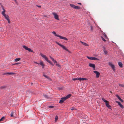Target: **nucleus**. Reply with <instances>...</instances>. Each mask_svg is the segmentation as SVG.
I'll return each instance as SVG.
<instances>
[{"instance_id":"obj_1","label":"nucleus","mask_w":124,"mask_h":124,"mask_svg":"<svg viewBox=\"0 0 124 124\" xmlns=\"http://www.w3.org/2000/svg\"><path fill=\"white\" fill-rule=\"evenodd\" d=\"M71 94H69L65 97L62 98H61V99L60 100L59 102L60 103H62L64 102L65 100L69 98L71 96Z\"/></svg>"},{"instance_id":"obj_2","label":"nucleus","mask_w":124,"mask_h":124,"mask_svg":"<svg viewBox=\"0 0 124 124\" xmlns=\"http://www.w3.org/2000/svg\"><path fill=\"white\" fill-rule=\"evenodd\" d=\"M52 33L53 34H54V35L55 36H56L58 37H59L60 38V39H63L66 40H68V39L67 38H66L65 37H62L61 36L59 35L58 34H56L55 33V32L54 31H53L52 32Z\"/></svg>"},{"instance_id":"obj_3","label":"nucleus","mask_w":124,"mask_h":124,"mask_svg":"<svg viewBox=\"0 0 124 124\" xmlns=\"http://www.w3.org/2000/svg\"><path fill=\"white\" fill-rule=\"evenodd\" d=\"M109 65L111 67L114 72H115L116 71L115 67L114 64L112 62H109L108 63Z\"/></svg>"},{"instance_id":"obj_4","label":"nucleus","mask_w":124,"mask_h":124,"mask_svg":"<svg viewBox=\"0 0 124 124\" xmlns=\"http://www.w3.org/2000/svg\"><path fill=\"white\" fill-rule=\"evenodd\" d=\"M56 43L58 45L60 46L61 47H62L63 49H64L65 50H66L67 51H68V50L65 47V46L61 44H60V43H58L57 42H56Z\"/></svg>"},{"instance_id":"obj_5","label":"nucleus","mask_w":124,"mask_h":124,"mask_svg":"<svg viewBox=\"0 0 124 124\" xmlns=\"http://www.w3.org/2000/svg\"><path fill=\"white\" fill-rule=\"evenodd\" d=\"M23 48L25 49L26 50H27L30 52H33V51L32 50H31V48H28L27 46H23Z\"/></svg>"},{"instance_id":"obj_6","label":"nucleus","mask_w":124,"mask_h":124,"mask_svg":"<svg viewBox=\"0 0 124 124\" xmlns=\"http://www.w3.org/2000/svg\"><path fill=\"white\" fill-rule=\"evenodd\" d=\"M23 48L25 49L26 50H27L30 52H33V51L32 50H31V48H28L27 46H23Z\"/></svg>"},{"instance_id":"obj_7","label":"nucleus","mask_w":124,"mask_h":124,"mask_svg":"<svg viewBox=\"0 0 124 124\" xmlns=\"http://www.w3.org/2000/svg\"><path fill=\"white\" fill-rule=\"evenodd\" d=\"M5 13L2 12V13H1V14L4 16L5 18L7 20L9 18V17L7 15H6Z\"/></svg>"},{"instance_id":"obj_8","label":"nucleus","mask_w":124,"mask_h":124,"mask_svg":"<svg viewBox=\"0 0 124 124\" xmlns=\"http://www.w3.org/2000/svg\"><path fill=\"white\" fill-rule=\"evenodd\" d=\"M40 54L42 57L46 61L48 60V58L46 57L45 55H43L41 53H40Z\"/></svg>"},{"instance_id":"obj_9","label":"nucleus","mask_w":124,"mask_h":124,"mask_svg":"<svg viewBox=\"0 0 124 124\" xmlns=\"http://www.w3.org/2000/svg\"><path fill=\"white\" fill-rule=\"evenodd\" d=\"M93 72L94 73L96 74V77L97 78H98L99 76L100 75V73L99 72L96 70L94 71H93Z\"/></svg>"},{"instance_id":"obj_10","label":"nucleus","mask_w":124,"mask_h":124,"mask_svg":"<svg viewBox=\"0 0 124 124\" xmlns=\"http://www.w3.org/2000/svg\"><path fill=\"white\" fill-rule=\"evenodd\" d=\"M53 14L54 15V18L56 20H58L59 19L58 16L55 13H53Z\"/></svg>"},{"instance_id":"obj_11","label":"nucleus","mask_w":124,"mask_h":124,"mask_svg":"<svg viewBox=\"0 0 124 124\" xmlns=\"http://www.w3.org/2000/svg\"><path fill=\"white\" fill-rule=\"evenodd\" d=\"M89 66L90 67H92L94 69H95V66L94 64L89 63Z\"/></svg>"},{"instance_id":"obj_12","label":"nucleus","mask_w":124,"mask_h":124,"mask_svg":"<svg viewBox=\"0 0 124 124\" xmlns=\"http://www.w3.org/2000/svg\"><path fill=\"white\" fill-rule=\"evenodd\" d=\"M116 102L118 103V105L121 108H124V106L123 105H122L120 102L118 101H116Z\"/></svg>"},{"instance_id":"obj_13","label":"nucleus","mask_w":124,"mask_h":124,"mask_svg":"<svg viewBox=\"0 0 124 124\" xmlns=\"http://www.w3.org/2000/svg\"><path fill=\"white\" fill-rule=\"evenodd\" d=\"M15 74V73L13 72H6L5 73L4 75L9 74L10 75H14Z\"/></svg>"},{"instance_id":"obj_14","label":"nucleus","mask_w":124,"mask_h":124,"mask_svg":"<svg viewBox=\"0 0 124 124\" xmlns=\"http://www.w3.org/2000/svg\"><path fill=\"white\" fill-rule=\"evenodd\" d=\"M105 104L106 106L108 108H109L110 109L111 108V106L109 104V102L108 101L106 102Z\"/></svg>"},{"instance_id":"obj_15","label":"nucleus","mask_w":124,"mask_h":124,"mask_svg":"<svg viewBox=\"0 0 124 124\" xmlns=\"http://www.w3.org/2000/svg\"><path fill=\"white\" fill-rule=\"evenodd\" d=\"M118 64L120 68H122L123 67V64L121 62H119L118 63Z\"/></svg>"},{"instance_id":"obj_16","label":"nucleus","mask_w":124,"mask_h":124,"mask_svg":"<svg viewBox=\"0 0 124 124\" xmlns=\"http://www.w3.org/2000/svg\"><path fill=\"white\" fill-rule=\"evenodd\" d=\"M40 65H41L42 66H44V64L42 61H40V63L39 64ZM43 68V67H42Z\"/></svg>"},{"instance_id":"obj_17","label":"nucleus","mask_w":124,"mask_h":124,"mask_svg":"<svg viewBox=\"0 0 124 124\" xmlns=\"http://www.w3.org/2000/svg\"><path fill=\"white\" fill-rule=\"evenodd\" d=\"M1 8H2V9L3 10V11L1 13H2V12H4V13H5L6 12V10L4 9L3 6L2 5H1Z\"/></svg>"},{"instance_id":"obj_18","label":"nucleus","mask_w":124,"mask_h":124,"mask_svg":"<svg viewBox=\"0 0 124 124\" xmlns=\"http://www.w3.org/2000/svg\"><path fill=\"white\" fill-rule=\"evenodd\" d=\"M87 58H88L89 59L91 60H94V57H89V56H87Z\"/></svg>"},{"instance_id":"obj_19","label":"nucleus","mask_w":124,"mask_h":124,"mask_svg":"<svg viewBox=\"0 0 124 124\" xmlns=\"http://www.w3.org/2000/svg\"><path fill=\"white\" fill-rule=\"evenodd\" d=\"M74 8L76 9H79L80 8L79 7L75 6Z\"/></svg>"},{"instance_id":"obj_20","label":"nucleus","mask_w":124,"mask_h":124,"mask_svg":"<svg viewBox=\"0 0 124 124\" xmlns=\"http://www.w3.org/2000/svg\"><path fill=\"white\" fill-rule=\"evenodd\" d=\"M43 76H44V77H45V78H47L49 80H51V79L50 78L48 77L45 74H43Z\"/></svg>"},{"instance_id":"obj_21","label":"nucleus","mask_w":124,"mask_h":124,"mask_svg":"<svg viewBox=\"0 0 124 124\" xmlns=\"http://www.w3.org/2000/svg\"><path fill=\"white\" fill-rule=\"evenodd\" d=\"M20 58H16V59H15V61L16 62H17L20 61Z\"/></svg>"},{"instance_id":"obj_22","label":"nucleus","mask_w":124,"mask_h":124,"mask_svg":"<svg viewBox=\"0 0 124 124\" xmlns=\"http://www.w3.org/2000/svg\"><path fill=\"white\" fill-rule=\"evenodd\" d=\"M102 100L104 102H105V103L106 102H107L108 101H106L105 99L103 98H102Z\"/></svg>"},{"instance_id":"obj_23","label":"nucleus","mask_w":124,"mask_h":124,"mask_svg":"<svg viewBox=\"0 0 124 124\" xmlns=\"http://www.w3.org/2000/svg\"><path fill=\"white\" fill-rule=\"evenodd\" d=\"M87 79L84 78H81V80H87Z\"/></svg>"},{"instance_id":"obj_24","label":"nucleus","mask_w":124,"mask_h":124,"mask_svg":"<svg viewBox=\"0 0 124 124\" xmlns=\"http://www.w3.org/2000/svg\"><path fill=\"white\" fill-rule=\"evenodd\" d=\"M58 117L57 116H56L55 117V121L56 122V120L58 119Z\"/></svg>"},{"instance_id":"obj_25","label":"nucleus","mask_w":124,"mask_h":124,"mask_svg":"<svg viewBox=\"0 0 124 124\" xmlns=\"http://www.w3.org/2000/svg\"><path fill=\"white\" fill-rule=\"evenodd\" d=\"M70 6L71 7L73 8H74V7L75 6V5H73V4H70Z\"/></svg>"},{"instance_id":"obj_26","label":"nucleus","mask_w":124,"mask_h":124,"mask_svg":"<svg viewBox=\"0 0 124 124\" xmlns=\"http://www.w3.org/2000/svg\"><path fill=\"white\" fill-rule=\"evenodd\" d=\"M103 37L105 38V39H107V35L105 34L104 33V34H103Z\"/></svg>"},{"instance_id":"obj_27","label":"nucleus","mask_w":124,"mask_h":124,"mask_svg":"<svg viewBox=\"0 0 124 124\" xmlns=\"http://www.w3.org/2000/svg\"><path fill=\"white\" fill-rule=\"evenodd\" d=\"M43 95L45 98L47 99L48 98V96L44 94Z\"/></svg>"},{"instance_id":"obj_28","label":"nucleus","mask_w":124,"mask_h":124,"mask_svg":"<svg viewBox=\"0 0 124 124\" xmlns=\"http://www.w3.org/2000/svg\"><path fill=\"white\" fill-rule=\"evenodd\" d=\"M6 86H2L1 87H0V88L2 89H4V88H6Z\"/></svg>"},{"instance_id":"obj_29","label":"nucleus","mask_w":124,"mask_h":124,"mask_svg":"<svg viewBox=\"0 0 124 124\" xmlns=\"http://www.w3.org/2000/svg\"><path fill=\"white\" fill-rule=\"evenodd\" d=\"M101 37L102 40L104 42L106 41V40H105L101 36Z\"/></svg>"},{"instance_id":"obj_30","label":"nucleus","mask_w":124,"mask_h":124,"mask_svg":"<svg viewBox=\"0 0 124 124\" xmlns=\"http://www.w3.org/2000/svg\"><path fill=\"white\" fill-rule=\"evenodd\" d=\"M119 85L120 86H121V87H124V85L120 84Z\"/></svg>"},{"instance_id":"obj_31","label":"nucleus","mask_w":124,"mask_h":124,"mask_svg":"<svg viewBox=\"0 0 124 124\" xmlns=\"http://www.w3.org/2000/svg\"><path fill=\"white\" fill-rule=\"evenodd\" d=\"M14 113L13 112H12L11 113L10 116L11 117H13V116Z\"/></svg>"},{"instance_id":"obj_32","label":"nucleus","mask_w":124,"mask_h":124,"mask_svg":"<svg viewBox=\"0 0 124 124\" xmlns=\"http://www.w3.org/2000/svg\"><path fill=\"white\" fill-rule=\"evenodd\" d=\"M47 62L49 63H50L51 64H52V62L50 60H48L47 61Z\"/></svg>"},{"instance_id":"obj_33","label":"nucleus","mask_w":124,"mask_h":124,"mask_svg":"<svg viewBox=\"0 0 124 124\" xmlns=\"http://www.w3.org/2000/svg\"><path fill=\"white\" fill-rule=\"evenodd\" d=\"M49 108H52L54 107V106H48Z\"/></svg>"},{"instance_id":"obj_34","label":"nucleus","mask_w":124,"mask_h":124,"mask_svg":"<svg viewBox=\"0 0 124 124\" xmlns=\"http://www.w3.org/2000/svg\"><path fill=\"white\" fill-rule=\"evenodd\" d=\"M56 66H58L59 67H60V65L58 63H56Z\"/></svg>"},{"instance_id":"obj_35","label":"nucleus","mask_w":124,"mask_h":124,"mask_svg":"<svg viewBox=\"0 0 124 124\" xmlns=\"http://www.w3.org/2000/svg\"><path fill=\"white\" fill-rule=\"evenodd\" d=\"M104 53L105 54H107V51H106L105 50H104Z\"/></svg>"},{"instance_id":"obj_36","label":"nucleus","mask_w":124,"mask_h":124,"mask_svg":"<svg viewBox=\"0 0 124 124\" xmlns=\"http://www.w3.org/2000/svg\"><path fill=\"white\" fill-rule=\"evenodd\" d=\"M49 57H50V59L52 60L53 61V60H54V59L51 56H49Z\"/></svg>"},{"instance_id":"obj_37","label":"nucleus","mask_w":124,"mask_h":124,"mask_svg":"<svg viewBox=\"0 0 124 124\" xmlns=\"http://www.w3.org/2000/svg\"><path fill=\"white\" fill-rule=\"evenodd\" d=\"M77 80V78H74L72 79V80L73 81H75Z\"/></svg>"},{"instance_id":"obj_38","label":"nucleus","mask_w":124,"mask_h":124,"mask_svg":"<svg viewBox=\"0 0 124 124\" xmlns=\"http://www.w3.org/2000/svg\"><path fill=\"white\" fill-rule=\"evenodd\" d=\"M53 62L54 63H57V62L55 60H53Z\"/></svg>"},{"instance_id":"obj_39","label":"nucleus","mask_w":124,"mask_h":124,"mask_svg":"<svg viewBox=\"0 0 124 124\" xmlns=\"http://www.w3.org/2000/svg\"><path fill=\"white\" fill-rule=\"evenodd\" d=\"M85 46H88V45L86 43H84V44H83Z\"/></svg>"},{"instance_id":"obj_40","label":"nucleus","mask_w":124,"mask_h":124,"mask_svg":"<svg viewBox=\"0 0 124 124\" xmlns=\"http://www.w3.org/2000/svg\"><path fill=\"white\" fill-rule=\"evenodd\" d=\"M77 80L81 81V78H77Z\"/></svg>"},{"instance_id":"obj_41","label":"nucleus","mask_w":124,"mask_h":124,"mask_svg":"<svg viewBox=\"0 0 124 124\" xmlns=\"http://www.w3.org/2000/svg\"><path fill=\"white\" fill-rule=\"evenodd\" d=\"M94 60H98V59L95 57H94Z\"/></svg>"},{"instance_id":"obj_42","label":"nucleus","mask_w":124,"mask_h":124,"mask_svg":"<svg viewBox=\"0 0 124 124\" xmlns=\"http://www.w3.org/2000/svg\"><path fill=\"white\" fill-rule=\"evenodd\" d=\"M20 64V63L18 62V63H15L14 64V65L19 64Z\"/></svg>"},{"instance_id":"obj_43","label":"nucleus","mask_w":124,"mask_h":124,"mask_svg":"<svg viewBox=\"0 0 124 124\" xmlns=\"http://www.w3.org/2000/svg\"><path fill=\"white\" fill-rule=\"evenodd\" d=\"M7 20L8 21V23H10V19H9V18L8 19H7Z\"/></svg>"},{"instance_id":"obj_44","label":"nucleus","mask_w":124,"mask_h":124,"mask_svg":"<svg viewBox=\"0 0 124 124\" xmlns=\"http://www.w3.org/2000/svg\"><path fill=\"white\" fill-rule=\"evenodd\" d=\"M5 118L3 116L2 117L1 119H2V120H3Z\"/></svg>"},{"instance_id":"obj_45","label":"nucleus","mask_w":124,"mask_h":124,"mask_svg":"<svg viewBox=\"0 0 124 124\" xmlns=\"http://www.w3.org/2000/svg\"><path fill=\"white\" fill-rule=\"evenodd\" d=\"M120 100L122 102H123L124 101L121 98V99H120Z\"/></svg>"},{"instance_id":"obj_46","label":"nucleus","mask_w":124,"mask_h":124,"mask_svg":"<svg viewBox=\"0 0 124 124\" xmlns=\"http://www.w3.org/2000/svg\"><path fill=\"white\" fill-rule=\"evenodd\" d=\"M116 96L117 98L118 99L120 97L118 96V95H116Z\"/></svg>"},{"instance_id":"obj_47","label":"nucleus","mask_w":124,"mask_h":124,"mask_svg":"<svg viewBox=\"0 0 124 124\" xmlns=\"http://www.w3.org/2000/svg\"><path fill=\"white\" fill-rule=\"evenodd\" d=\"M71 110H73L74 109V108H73L72 107L71 108Z\"/></svg>"},{"instance_id":"obj_48","label":"nucleus","mask_w":124,"mask_h":124,"mask_svg":"<svg viewBox=\"0 0 124 124\" xmlns=\"http://www.w3.org/2000/svg\"><path fill=\"white\" fill-rule=\"evenodd\" d=\"M91 30H92V28H93L92 26H91Z\"/></svg>"},{"instance_id":"obj_49","label":"nucleus","mask_w":124,"mask_h":124,"mask_svg":"<svg viewBox=\"0 0 124 124\" xmlns=\"http://www.w3.org/2000/svg\"><path fill=\"white\" fill-rule=\"evenodd\" d=\"M34 63H36V64H39V63H38V62H34Z\"/></svg>"},{"instance_id":"obj_50","label":"nucleus","mask_w":124,"mask_h":124,"mask_svg":"<svg viewBox=\"0 0 124 124\" xmlns=\"http://www.w3.org/2000/svg\"><path fill=\"white\" fill-rule=\"evenodd\" d=\"M37 6L39 8L41 7V6Z\"/></svg>"},{"instance_id":"obj_51","label":"nucleus","mask_w":124,"mask_h":124,"mask_svg":"<svg viewBox=\"0 0 124 124\" xmlns=\"http://www.w3.org/2000/svg\"><path fill=\"white\" fill-rule=\"evenodd\" d=\"M78 4H79L80 5H81V3H78Z\"/></svg>"},{"instance_id":"obj_52","label":"nucleus","mask_w":124,"mask_h":124,"mask_svg":"<svg viewBox=\"0 0 124 124\" xmlns=\"http://www.w3.org/2000/svg\"><path fill=\"white\" fill-rule=\"evenodd\" d=\"M51 65H52L53 66L54 65V64H53L52 63V64H51Z\"/></svg>"},{"instance_id":"obj_53","label":"nucleus","mask_w":124,"mask_h":124,"mask_svg":"<svg viewBox=\"0 0 124 124\" xmlns=\"http://www.w3.org/2000/svg\"><path fill=\"white\" fill-rule=\"evenodd\" d=\"M81 42L82 44H84V42H82L81 41Z\"/></svg>"},{"instance_id":"obj_54","label":"nucleus","mask_w":124,"mask_h":124,"mask_svg":"<svg viewBox=\"0 0 124 124\" xmlns=\"http://www.w3.org/2000/svg\"><path fill=\"white\" fill-rule=\"evenodd\" d=\"M3 120H2V119H0V121H3Z\"/></svg>"},{"instance_id":"obj_55","label":"nucleus","mask_w":124,"mask_h":124,"mask_svg":"<svg viewBox=\"0 0 124 124\" xmlns=\"http://www.w3.org/2000/svg\"><path fill=\"white\" fill-rule=\"evenodd\" d=\"M3 120H2V119H0V121H3Z\"/></svg>"},{"instance_id":"obj_56","label":"nucleus","mask_w":124,"mask_h":124,"mask_svg":"<svg viewBox=\"0 0 124 124\" xmlns=\"http://www.w3.org/2000/svg\"><path fill=\"white\" fill-rule=\"evenodd\" d=\"M3 120H2V119H0V121H3Z\"/></svg>"},{"instance_id":"obj_57","label":"nucleus","mask_w":124,"mask_h":124,"mask_svg":"<svg viewBox=\"0 0 124 124\" xmlns=\"http://www.w3.org/2000/svg\"><path fill=\"white\" fill-rule=\"evenodd\" d=\"M118 99L120 100V99H121V98L120 97Z\"/></svg>"},{"instance_id":"obj_58","label":"nucleus","mask_w":124,"mask_h":124,"mask_svg":"<svg viewBox=\"0 0 124 124\" xmlns=\"http://www.w3.org/2000/svg\"><path fill=\"white\" fill-rule=\"evenodd\" d=\"M14 0L15 1V2H16V0Z\"/></svg>"},{"instance_id":"obj_59","label":"nucleus","mask_w":124,"mask_h":124,"mask_svg":"<svg viewBox=\"0 0 124 124\" xmlns=\"http://www.w3.org/2000/svg\"><path fill=\"white\" fill-rule=\"evenodd\" d=\"M32 84V83H31V84Z\"/></svg>"}]
</instances>
